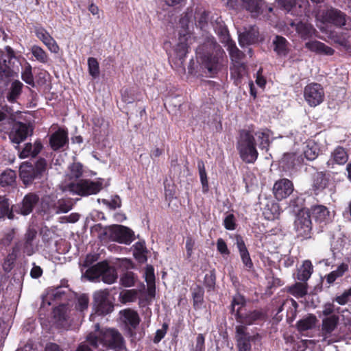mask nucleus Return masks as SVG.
Returning a JSON list of instances; mask_svg holds the SVG:
<instances>
[{
  "mask_svg": "<svg viewBox=\"0 0 351 351\" xmlns=\"http://www.w3.org/2000/svg\"><path fill=\"white\" fill-rule=\"evenodd\" d=\"M304 97L311 107L319 105L324 98V91L321 84L311 83L306 85L304 89Z\"/></svg>",
  "mask_w": 351,
  "mask_h": 351,
  "instance_id": "nucleus-10",
  "label": "nucleus"
},
{
  "mask_svg": "<svg viewBox=\"0 0 351 351\" xmlns=\"http://www.w3.org/2000/svg\"><path fill=\"white\" fill-rule=\"evenodd\" d=\"M121 319L126 326L135 329L140 323V317L136 311L130 308L125 309L120 312Z\"/></svg>",
  "mask_w": 351,
  "mask_h": 351,
  "instance_id": "nucleus-30",
  "label": "nucleus"
},
{
  "mask_svg": "<svg viewBox=\"0 0 351 351\" xmlns=\"http://www.w3.org/2000/svg\"><path fill=\"white\" fill-rule=\"evenodd\" d=\"M245 66L241 62H237L234 64L233 68L231 69V75L240 78L245 74Z\"/></svg>",
  "mask_w": 351,
  "mask_h": 351,
  "instance_id": "nucleus-56",
  "label": "nucleus"
},
{
  "mask_svg": "<svg viewBox=\"0 0 351 351\" xmlns=\"http://www.w3.org/2000/svg\"><path fill=\"white\" fill-rule=\"evenodd\" d=\"M319 16L323 22L331 23L339 27L346 25L348 19V17L344 12L333 8L324 10Z\"/></svg>",
  "mask_w": 351,
  "mask_h": 351,
  "instance_id": "nucleus-12",
  "label": "nucleus"
},
{
  "mask_svg": "<svg viewBox=\"0 0 351 351\" xmlns=\"http://www.w3.org/2000/svg\"><path fill=\"white\" fill-rule=\"evenodd\" d=\"M121 301L123 303L134 302L137 297V291L134 289L125 290L120 293Z\"/></svg>",
  "mask_w": 351,
  "mask_h": 351,
  "instance_id": "nucleus-50",
  "label": "nucleus"
},
{
  "mask_svg": "<svg viewBox=\"0 0 351 351\" xmlns=\"http://www.w3.org/2000/svg\"><path fill=\"white\" fill-rule=\"evenodd\" d=\"M287 25H289L292 29L290 33H293L295 30V34L303 39L311 38L315 32L313 26L306 22L290 21L287 23Z\"/></svg>",
  "mask_w": 351,
  "mask_h": 351,
  "instance_id": "nucleus-18",
  "label": "nucleus"
},
{
  "mask_svg": "<svg viewBox=\"0 0 351 351\" xmlns=\"http://www.w3.org/2000/svg\"><path fill=\"white\" fill-rule=\"evenodd\" d=\"M237 305H240V306H244L245 305V298H243V296H242L241 295H240L239 293L236 294L233 297L232 302H231L230 311L232 314L234 313V312H235V307H237Z\"/></svg>",
  "mask_w": 351,
  "mask_h": 351,
  "instance_id": "nucleus-59",
  "label": "nucleus"
},
{
  "mask_svg": "<svg viewBox=\"0 0 351 351\" xmlns=\"http://www.w3.org/2000/svg\"><path fill=\"white\" fill-rule=\"evenodd\" d=\"M311 214L313 218L319 222L326 221L329 217V211L328 208L322 205L312 206Z\"/></svg>",
  "mask_w": 351,
  "mask_h": 351,
  "instance_id": "nucleus-35",
  "label": "nucleus"
},
{
  "mask_svg": "<svg viewBox=\"0 0 351 351\" xmlns=\"http://www.w3.org/2000/svg\"><path fill=\"white\" fill-rule=\"evenodd\" d=\"M305 47L311 51L318 54L332 56L335 53V50L332 48L318 40H311L306 43Z\"/></svg>",
  "mask_w": 351,
  "mask_h": 351,
  "instance_id": "nucleus-27",
  "label": "nucleus"
},
{
  "mask_svg": "<svg viewBox=\"0 0 351 351\" xmlns=\"http://www.w3.org/2000/svg\"><path fill=\"white\" fill-rule=\"evenodd\" d=\"M47 165L46 160L43 158H40L34 166L28 162H23L19 168V176L23 184L27 186L40 179L47 170Z\"/></svg>",
  "mask_w": 351,
  "mask_h": 351,
  "instance_id": "nucleus-6",
  "label": "nucleus"
},
{
  "mask_svg": "<svg viewBox=\"0 0 351 351\" xmlns=\"http://www.w3.org/2000/svg\"><path fill=\"white\" fill-rule=\"evenodd\" d=\"M294 230L297 237L302 239L311 238L312 222L308 210L302 208L296 214L294 221Z\"/></svg>",
  "mask_w": 351,
  "mask_h": 351,
  "instance_id": "nucleus-8",
  "label": "nucleus"
},
{
  "mask_svg": "<svg viewBox=\"0 0 351 351\" xmlns=\"http://www.w3.org/2000/svg\"><path fill=\"white\" fill-rule=\"evenodd\" d=\"M348 160V155L346 150L341 147H338L332 152L331 158L328 162V164L344 165Z\"/></svg>",
  "mask_w": 351,
  "mask_h": 351,
  "instance_id": "nucleus-33",
  "label": "nucleus"
},
{
  "mask_svg": "<svg viewBox=\"0 0 351 351\" xmlns=\"http://www.w3.org/2000/svg\"><path fill=\"white\" fill-rule=\"evenodd\" d=\"M210 23L216 34L219 36L221 42L226 43L231 58L235 62L234 64L240 62L239 60L243 56V53L237 47L234 43L230 40L228 29L221 18L217 15L215 16H213L210 18Z\"/></svg>",
  "mask_w": 351,
  "mask_h": 351,
  "instance_id": "nucleus-5",
  "label": "nucleus"
},
{
  "mask_svg": "<svg viewBox=\"0 0 351 351\" xmlns=\"http://www.w3.org/2000/svg\"><path fill=\"white\" fill-rule=\"evenodd\" d=\"M31 51L34 57L40 62L47 63L48 62V56L40 47L34 45L32 47Z\"/></svg>",
  "mask_w": 351,
  "mask_h": 351,
  "instance_id": "nucleus-48",
  "label": "nucleus"
},
{
  "mask_svg": "<svg viewBox=\"0 0 351 351\" xmlns=\"http://www.w3.org/2000/svg\"><path fill=\"white\" fill-rule=\"evenodd\" d=\"M223 225L227 230H232L236 228L234 217L232 214L228 215L223 221Z\"/></svg>",
  "mask_w": 351,
  "mask_h": 351,
  "instance_id": "nucleus-63",
  "label": "nucleus"
},
{
  "mask_svg": "<svg viewBox=\"0 0 351 351\" xmlns=\"http://www.w3.org/2000/svg\"><path fill=\"white\" fill-rule=\"evenodd\" d=\"M224 51L213 37L207 40L196 49V58L202 69L210 75L217 73L222 64Z\"/></svg>",
  "mask_w": 351,
  "mask_h": 351,
  "instance_id": "nucleus-1",
  "label": "nucleus"
},
{
  "mask_svg": "<svg viewBox=\"0 0 351 351\" xmlns=\"http://www.w3.org/2000/svg\"><path fill=\"white\" fill-rule=\"evenodd\" d=\"M73 204L70 198H61L57 199V215L67 213L72 210Z\"/></svg>",
  "mask_w": 351,
  "mask_h": 351,
  "instance_id": "nucleus-42",
  "label": "nucleus"
},
{
  "mask_svg": "<svg viewBox=\"0 0 351 351\" xmlns=\"http://www.w3.org/2000/svg\"><path fill=\"white\" fill-rule=\"evenodd\" d=\"M313 271L312 263L310 261H304L302 265L298 269L297 278L305 282L309 279Z\"/></svg>",
  "mask_w": 351,
  "mask_h": 351,
  "instance_id": "nucleus-34",
  "label": "nucleus"
},
{
  "mask_svg": "<svg viewBox=\"0 0 351 351\" xmlns=\"http://www.w3.org/2000/svg\"><path fill=\"white\" fill-rule=\"evenodd\" d=\"M101 202L104 204L112 210L120 208L121 206V200L118 195H115L110 199H103Z\"/></svg>",
  "mask_w": 351,
  "mask_h": 351,
  "instance_id": "nucleus-53",
  "label": "nucleus"
},
{
  "mask_svg": "<svg viewBox=\"0 0 351 351\" xmlns=\"http://www.w3.org/2000/svg\"><path fill=\"white\" fill-rule=\"evenodd\" d=\"M237 149L243 161L246 163H254L258 156L256 148L254 135L247 130H242L237 143Z\"/></svg>",
  "mask_w": 351,
  "mask_h": 351,
  "instance_id": "nucleus-3",
  "label": "nucleus"
},
{
  "mask_svg": "<svg viewBox=\"0 0 351 351\" xmlns=\"http://www.w3.org/2000/svg\"><path fill=\"white\" fill-rule=\"evenodd\" d=\"M36 235L37 232L34 229L32 228H29L25 234L23 252L27 256H31L35 252L34 240Z\"/></svg>",
  "mask_w": 351,
  "mask_h": 351,
  "instance_id": "nucleus-32",
  "label": "nucleus"
},
{
  "mask_svg": "<svg viewBox=\"0 0 351 351\" xmlns=\"http://www.w3.org/2000/svg\"><path fill=\"white\" fill-rule=\"evenodd\" d=\"M43 145L39 141H35L34 144L27 143L25 145L23 149L19 152V158H26L29 157H36L42 150Z\"/></svg>",
  "mask_w": 351,
  "mask_h": 351,
  "instance_id": "nucleus-29",
  "label": "nucleus"
},
{
  "mask_svg": "<svg viewBox=\"0 0 351 351\" xmlns=\"http://www.w3.org/2000/svg\"><path fill=\"white\" fill-rule=\"evenodd\" d=\"M85 276L90 280H95L101 278L106 284H113L116 282L118 275L114 267L110 266L106 261L100 262L89 267Z\"/></svg>",
  "mask_w": 351,
  "mask_h": 351,
  "instance_id": "nucleus-7",
  "label": "nucleus"
},
{
  "mask_svg": "<svg viewBox=\"0 0 351 351\" xmlns=\"http://www.w3.org/2000/svg\"><path fill=\"white\" fill-rule=\"evenodd\" d=\"M189 23V16L187 13L180 21V23L182 26L183 29L179 32V41L173 50L174 57L173 58V60L179 67H181L183 65L184 58L188 53L189 46L191 44V40L193 39L186 29Z\"/></svg>",
  "mask_w": 351,
  "mask_h": 351,
  "instance_id": "nucleus-4",
  "label": "nucleus"
},
{
  "mask_svg": "<svg viewBox=\"0 0 351 351\" xmlns=\"http://www.w3.org/2000/svg\"><path fill=\"white\" fill-rule=\"evenodd\" d=\"M328 180L322 173H317L314 179V186L318 191L322 190L326 187Z\"/></svg>",
  "mask_w": 351,
  "mask_h": 351,
  "instance_id": "nucleus-52",
  "label": "nucleus"
},
{
  "mask_svg": "<svg viewBox=\"0 0 351 351\" xmlns=\"http://www.w3.org/2000/svg\"><path fill=\"white\" fill-rule=\"evenodd\" d=\"M274 49L278 56H285L287 55V40L280 36H276L273 40Z\"/></svg>",
  "mask_w": 351,
  "mask_h": 351,
  "instance_id": "nucleus-37",
  "label": "nucleus"
},
{
  "mask_svg": "<svg viewBox=\"0 0 351 351\" xmlns=\"http://www.w3.org/2000/svg\"><path fill=\"white\" fill-rule=\"evenodd\" d=\"M111 237L121 243L129 244L133 239V232L121 225H114L110 228Z\"/></svg>",
  "mask_w": 351,
  "mask_h": 351,
  "instance_id": "nucleus-17",
  "label": "nucleus"
},
{
  "mask_svg": "<svg viewBox=\"0 0 351 351\" xmlns=\"http://www.w3.org/2000/svg\"><path fill=\"white\" fill-rule=\"evenodd\" d=\"M348 269V265L346 263H341L336 270L331 271L326 276V282L330 285L333 283L337 278L341 277Z\"/></svg>",
  "mask_w": 351,
  "mask_h": 351,
  "instance_id": "nucleus-40",
  "label": "nucleus"
},
{
  "mask_svg": "<svg viewBox=\"0 0 351 351\" xmlns=\"http://www.w3.org/2000/svg\"><path fill=\"white\" fill-rule=\"evenodd\" d=\"M316 317L315 315H311L308 317L300 319L298 322V328L300 331H305L311 329L315 324Z\"/></svg>",
  "mask_w": 351,
  "mask_h": 351,
  "instance_id": "nucleus-45",
  "label": "nucleus"
},
{
  "mask_svg": "<svg viewBox=\"0 0 351 351\" xmlns=\"http://www.w3.org/2000/svg\"><path fill=\"white\" fill-rule=\"evenodd\" d=\"M238 317L239 319L237 322L241 325L246 326L256 324L257 321L263 320L265 319V314L261 310H254L248 311L243 315L238 314Z\"/></svg>",
  "mask_w": 351,
  "mask_h": 351,
  "instance_id": "nucleus-23",
  "label": "nucleus"
},
{
  "mask_svg": "<svg viewBox=\"0 0 351 351\" xmlns=\"http://www.w3.org/2000/svg\"><path fill=\"white\" fill-rule=\"evenodd\" d=\"M7 217L12 219L14 217L12 210L10 208L9 199L5 196H0V218Z\"/></svg>",
  "mask_w": 351,
  "mask_h": 351,
  "instance_id": "nucleus-39",
  "label": "nucleus"
},
{
  "mask_svg": "<svg viewBox=\"0 0 351 351\" xmlns=\"http://www.w3.org/2000/svg\"><path fill=\"white\" fill-rule=\"evenodd\" d=\"M242 7L256 17L263 13L267 6L263 0H241Z\"/></svg>",
  "mask_w": 351,
  "mask_h": 351,
  "instance_id": "nucleus-21",
  "label": "nucleus"
},
{
  "mask_svg": "<svg viewBox=\"0 0 351 351\" xmlns=\"http://www.w3.org/2000/svg\"><path fill=\"white\" fill-rule=\"evenodd\" d=\"M133 255L134 258L141 263L146 262L147 250L145 242L138 241L133 245Z\"/></svg>",
  "mask_w": 351,
  "mask_h": 351,
  "instance_id": "nucleus-36",
  "label": "nucleus"
},
{
  "mask_svg": "<svg viewBox=\"0 0 351 351\" xmlns=\"http://www.w3.org/2000/svg\"><path fill=\"white\" fill-rule=\"evenodd\" d=\"M12 71L9 66L5 64V60L3 62H0V80H4L11 76Z\"/></svg>",
  "mask_w": 351,
  "mask_h": 351,
  "instance_id": "nucleus-61",
  "label": "nucleus"
},
{
  "mask_svg": "<svg viewBox=\"0 0 351 351\" xmlns=\"http://www.w3.org/2000/svg\"><path fill=\"white\" fill-rule=\"evenodd\" d=\"M204 337L202 334H198L196 338V345L195 347L191 350V351H204Z\"/></svg>",
  "mask_w": 351,
  "mask_h": 351,
  "instance_id": "nucleus-64",
  "label": "nucleus"
},
{
  "mask_svg": "<svg viewBox=\"0 0 351 351\" xmlns=\"http://www.w3.org/2000/svg\"><path fill=\"white\" fill-rule=\"evenodd\" d=\"M82 165L79 162L73 163L70 166V177L71 178H79L82 176Z\"/></svg>",
  "mask_w": 351,
  "mask_h": 351,
  "instance_id": "nucleus-55",
  "label": "nucleus"
},
{
  "mask_svg": "<svg viewBox=\"0 0 351 351\" xmlns=\"http://www.w3.org/2000/svg\"><path fill=\"white\" fill-rule=\"evenodd\" d=\"M254 135L259 142V147L267 150L269 146V131L267 130L258 131L256 132Z\"/></svg>",
  "mask_w": 351,
  "mask_h": 351,
  "instance_id": "nucleus-43",
  "label": "nucleus"
},
{
  "mask_svg": "<svg viewBox=\"0 0 351 351\" xmlns=\"http://www.w3.org/2000/svg\"><path fill=\"white\" fill-rule=\"evenodd\" d=\"M215 273L214 270L210 271L205 275L204 285L208 288V291H211L214 289L215 285Z\"/></svg>",
  "mask_w": 351,
  "mask_h": 351,
  "instance_id": "nucleus-54",
  "label": "nucleus"
},
{
  "mask_svg": "<svg viewBox=\"0 0 351 351\" xmlns=\"http://www.w3.org/2000/svg\"><path fill=\"white\" fill-rule=\"evenodd\" d=\"M236 340L239 351H252L250 342L255 339L247 332V327L243 325L236 326Z\"/></svg>",
  "mask_w": 351,
  "mask_h": 351,
  "instance_id": "nucleus-13",
  "label": "nucleus"
},
{
  "mask_svg": "<svg viewBox=\"0 0 351 351\" xmlns=\"http://www.w3.org/2000/svg\"><path fill=\"white\" fill-rule=\"evenodd\" d=\"M23 87V84L19 80L13 81L10 87L8 89V91L5 95V97L7 100L10 103H15L17 99L19 98L21 93L22 88Z\"/></svg>",
  "mask_w": 351,
  "mask_h": 351,
  "instance_id": "nucleus-31",
  "label": "nucleus"
},
{
  "mask_svg": "<svg viewBox=\"0 0 351 351\" xmlns=\"http://www.w3.org/2000/svg\"><path fill=\"white\" fill-rule=\"evenodd\" d=\"M289 292L297 298H302L307 293L306 285L297 282L289 288Z\"/></svg>",
  "mask_w": 351,
  "mask_h": 351,
  "instance_id": "nucleus-47",
  "label": "nucleus"
},
{
  "mask_svg": "<svg viewBox=\"0 0 351 351\" xmlns=\"http://www.w3.org/2000/svg\"><path fill=\"white\" fill-rule=\"evenodd\" d=\"M138 276L134 272L126 271L121 275L120 284L125 287H131L135 285Z\"/></svg>",
  "mask_w": 351,
  "mask_h": 351,
  "instance_id": "nucleus-38",
  "label": "nucleus"
},
{
  "mask_svg": "<svg viewBox=\"0 0 351 351\" xmlns=\"http://www.w3.org/2000/svg\"><path fill=\"white\" fill-rule=\"evenodd\" d=\"M88 297L86 294L81 295L77 298V302L75 306L76 309L80 312L86 310L88 306Z\"/></svg>",
  "mask_w": 351,
  "mask_h": 351,
  "instance_id": "nucleus-57",
  "label": "nucleus"
},
{
  "mask_svg": "<svg viewBox=\"0 0 351 351\" xmlns=\"http://www.w3.org/2000/svg\"><path fill=\"white\" fill-rule=\"evenodd\" d=\"M197 167L199 170L200 181L202 185V191L204 193H206L208 190V182L204 164L202 160H199L197 162Z\"/></svg>",
  "mask_w": 351,
  "mask_h": 351,
  "instance_id": "nucleus-46",
  "label": "nucleus"
},
{
  "mask_svg": "<svg viewBox=\"0 0 351 351\" xmlns=\"http://www.w3.org/2000/svg\"><path fill=\"white\" fill-rule=\"evenodd\" d=\"M32 134V130L29 125L18 122L13 125L9 134V138L13 143L19 145Z\"/></svg>",
  "mask_w": 351,
  "mask_h": 351,
  "instance_id": "nucleus-16",
  "label": "nucleus"
},
{
  "mask_svg": "<svg viewBox=\"0 0 351 351\" xmlns=\"http://www.w3.org/2000/svg\"><path fill=\"white\" fill-rule=\"evenodd\" d=\"M101 189V184L89 180H80L75 183L69 184L66 190L70 193L81 196L96 194Z\"/></svg>",
  "mask_w": 351,
  "mask_h": 351,
  "instance_id": "nucleus-9",
  "label": "nucleus"
},
{
  "mask_svg": "<svg viewBox=\"0 0 351 351\" xmlns=\"http://www.w3.org/2000/svg\"><path fill=\"white\" fill-rule=\"evenodd\" d=\"M16 175L14 171L8 169L0 176V184L2 186H12L14 184Z\"/></svg>",
  "mask_w": 351,
  "mask_h": 351,
  "instance_id": "nucleus-41",
  "label": "nucleus"
},
{
  "mask_svg": "<svg viewBox=\"0 0 351 351\" xmlns=\"http://www.w3.org/2000/svg\"><path fill=\"white\" fill-rule=\"evenodd\" d=\"M319 152V149L318 146L315 143L311 142L306 145L304 149V154L307 160H313L318 156Z\"/></svg>",
  "mask_w": 351,
  "mask_h": 351,
  "instance_id": "nucleus-44",
  "label": "nucleus"
},
{
  "mask_svg": "<svg viewBox=\"0 0 351 351\" xmlns=\"http://www.w3.org/2000/svg\"><path fill=\"white\" fill-rule=\"evenodd\" d=\"M294 190L292 182L287 178L277 180L273 186L274 197L278 200H282L289 197Z\"/></svg>",
  "mask_w": 351,
  "mask_h": 351,
  "instance_id": "nucleus-15",
  "label": "nucleus"
},
{
  "mask_svg": "<svg viewBox=\"0 0 351 351\" xmlns=\"http://www.w3.org/2000/svg\"><path fill=\"white\" fill-rule=\"evenodd\" d=\"M236 244L243 263L248 269H251L253 267V263L245 244L242 237L239 235L236 236Z\"/></svg>",
  "mask_w": 351,
  "mask_h": 351,
  "instance_id": "nucleus-28",
  "label": "nucleus"
},
{
  "mask_svg": "<svg viewBox=\"0 0 351 351\" xmlns=\"http://www.w3.org/2000/svg\"><path fill=\"white\" fill-rule=\"evenodd\" d=\"M35 34L38 38H39L48 48V49L53 53H57L59 51V47L56 41L53 37L47 32V31L43 27H36Z\"/></svg>",
  "mask_w": 351,
  "mask_h": 351,
  "instance_id": "nucleus-19",
  "label": "nucleus"
},
{
  "mask_svg": "<svg viewBox=\"0 0 351 351\" xmlns=\"http://www.w3.org/2000/svg\"><path fill=\"white\" fill-rule=\"evenodd\" d=\"M68 134L62 129L58 130L52 134L49 138L51 147L54 150H58L68 143Z\"/></svg>",
  "mask_w": 351,
  "mask_h": 351,
  "instance_id": "nucleus-25",
  "label": "nucleus"
},
{
  "mask_svg": "<svg viewBox=\"0 0 351 351\" xmlns=\"http://www.w3.org/2000/svg\"><path fill=\"white\" fill-rule=\"evenodd\" d=\"M22 80L29 85L34 86V80L32 71V66L28 64L21 73Z\"/></svg>",
  "mask_w": 351,
  "mask_h": 351,
  "instance_id": "nucleus-51",
  "label": "nucleus"
},
{
  "mask_svg": "<svg viewBox=\"0 0 351 351\" xmlns=\"http://www.w3.org/2000/svg\"><path fill=\"white\" fill-rule=\"evenodd\" d=\"M95 333H90L87 341L94 348L98 344H102L104 347L112 350H122L125 347V341L121 334L114 328H105L99 330V324L95 325Z\"/></svg>",
  "mask_w": 351,
  "mask_h": 351,
  "instance_id": "nucleus-2",
  "label": "nucleus"
},
{
  "mask_svg": "<svg viewBox=\"0 0 351 351\" xmlns=\"http://www.w3.org/2000/svg\"><path fill=\"white\" fill-rule=\"evenodd\" d=\"M258 31L256 26H250L239 34V42L241 47L254 44L258 40Z\"/></svg>",
  "mask_w": 351,
  "mask_h": 351,
  "instance_id": "nucleus-22",
  "label": "nucleus"
},
{
  "mask_svg": "<svg viewBox=\"0 0 351 351\" xmlns=\"http://www.w3.org/2000/svg\"><path fill=\"white\" fill-rule=\"evenodd\" d=\"M39 201V197L34 193L25 195L21 203L19 205V213L23 215L30 214Z\"/></svg>",
  "mask_w": 351,
  "mask_h": 351,
  "instance_id": "nucleus-20",
  "label": "nucleus"
},
{
  "mask_svg": "<svg viewBox=\"0 0 351 351\" xmlns=\"http://www.w3.org/2000/svg\"><path fill=\"white\" fill-rule=\"evenodd\" d=\"M208 13L206 11L196 12L195 19L197 21L198 25L203 29L207 23Z\"/></svg>",
  "mask_w": 351,
  "mask_h": 351,
  "instance_id": "nucleus-60",
  "label": "nucleus"
},
{
  "mask_svg": "<svg viewBox=\"0 0 351 351\" xmlns=\"http://www.w3.org/2000/svg\"><path fill=\"white\" fill-rule=\"evenodd\" d=\"M339 323V317L336 315H332L327 317L322 320V336L324 339L328 338L331 333L337 328Z\"/></svg>",
  "mask_w": 351,
  "mask_h": 351,
  "instance_id": "nucleus-26",
  "label": "nucleus"
},
{
  "mask_svg": "<svg viewBox=\"0 0 351 351\" xmlns=\"http://www.w3.org/2000/svg\"><path fill=\"white\" fill-rule=\"evenodd\" d=\"M57 199L56 197L50 195H46L42 197L40 202V212L47 217H52L57 215Z\"/></svg>",
  "mask_w": 351,
  "mask_h": 351,
  "instance_id": "nucleus-24",
  "label": "nucleus"
},
{
  "mask_svg": "<svg viewBox=\"0 0 351 351\" xmlns=\"http://www.w3.org/2000/svg\"><path fill=\"white\" fill-rule=\"evenodd\" d=\"M339 308H335V306L332 303H326L323 306L322 313L325 316L332 315V314L335 312L339 313Z\"/></svg>",
  "mask_w": 351,
  "mask_h": 351,
  "instance_id": "nucleus-62",
  "label": "nucleus"
},
{
  "mask_svg": "<svg viewBox=\"0 0 351 351\" xmlns=\"http://www.w3.org/2000/svg\"><path fill=\"white\" fill-rule=\"evenodd\" d=\"M278 3L284 8L287 12L294 16H301L308 6L307 0H278Z\"/></svg>",
  "mask_w": 351,
  "mask_h": 351,
  "instance_id": "nucleus-14",
  "label": "nucleus"
},
{
  "mask_svg": "<svg viewBox=\"0 0 351 351\" xmlns=\"http://www.w3.org/2000/svg\"><path fill=\"white\" fill-rule=\"evenodd\" d=\"M88 66L89 74L93 77L97 78L99 75V63L96 58H89L88 59Z\"/></svg>",
  "mask_w": 351,
  "mask_h": 351,
  "instance_id": "nucleus-49",
  "label": "nucleus"
},
{
  "mask_svg": "<svg viewBox=\"0 0 351 351\" xmlns=\"http://www.w3.org/2000/svg\"><path fill=\"white\" fill-rule=\"evenodd\" d=\"M93 299L97 314L106 315L113 311L114 306L109 300V292L106 290L96 291L93 295Z\"/></svg>",
  "mask_w": 351,
  "mask_h": 351,
  "instance_id": "nucleus-11",
  "label": "nucleus"
},
{
  "mask_svg": "<svg viewBox=\"0 0 351 351\" xmlns=\"http://www.w3.org/2000/svg\"><path fill=\"white\" fill-rule=\"evenodd\" d=\"M145 280L149 286V291H151V286L154 285L155 280L154 269L152 265H147L145 268Z\"/></svg>",
  "mask_w": 351,
  "mask_h": 351,
  "instance_id": "nucleus-58",
  "label": "nucleus"
}]
</instances>
